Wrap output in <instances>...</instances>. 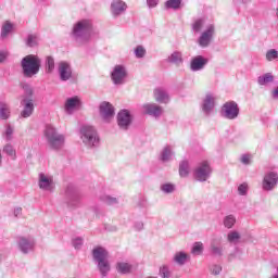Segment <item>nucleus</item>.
I'll return each mask as SVG.
<instances>
[{
	"instance_id": "obj_54",
	"label": "nucleus",
	"mask_w": 278,
	"mask_h": 278,
	"mask_svg": "<svg viewBox=\"0 0 278 278\" xmlns=\"http://www.w3.org/2000/svg\"><path fill=\"white\" fill-rule=\"evenodd\" d=\"M22 214H23V208L16 207V208L14 210V216H15L16 218H18V216H21Z\"/></svg>"
},
{
	"instance_id": "obj_25",
	"label": "nucleus",
	"mask_w": 278,
	"mask_h": 278,
	"mask_svg": "<svg viewBox=\"0 0 278 278\" xmlns=\"http://www.w3.org/2000/svg\"><path fill=\"white\" fill-rule=\"evenodd\" d=\"M2 138L5 139L7 142L12 141L14 139V126L5 124L4 131H2Z\"/></svg>"
},
{
	"instance_id": "obj_9",
	"label": "nucleus",
	"mask_w": 278,
	"mask_h": 278,
	"mask_svg": "<svg viewBox=\"0 0 278 278\" xmlns=\"http://www.w3.org/2000/svg\"><path fill=\"white\" fill-rule=\"evenodd\" d=\"M113 84L122 85L125 84V78L127 77V70L123 65H116L111 74Z\"/></svg>"
},
{
	"instance_id": "obj_23",
	"label": "nucleus",
	"mask_w": 278,
	"mask_h": 278,
	"mask_svg": "<svg viewBox=\"0 0 278 278\" xmlns=\"http://www.w3.org/2000/svg\"><path fill=\"white\" fill-rule=\"evenodd\" d=\"M154 99L157 103H168V92L163 88L154 89Z\"/></svg>"
},
{
	"instance_id": "obj_37",
	"label": "nucleus",
	"mask_w": 278,
	"mask_h": 278,
	"mask_svg": "<svg viewBox=\"0 0 278 278\" xmlns=\"http://www.w3.org/2000/svg\"><path fill=\"white\" fill-rule=\"evenodd\" d=\"M173 157V151L170 149V146H167L163 149L162 154H161V160L163 162H168Z\"/></svg>"
},
{
	"instance_id": "obj_17",
	"label": "nucleus",
	"mask_w": 278,
	"mask_h": 278,
	"mask_svg": "<svg viewBox=\"0 0 278 278\" xmlns=\"http://www.w3.org/2000/svg\"><path fill=\"white\" fill-rule=\"evenodd\" d=\"M17 245L22 253H27L34 249V239H27L24 237H20L17 240Z\"/></svg>"
},
{
	"instance_id": "obj_45",
	"label": "nucleus",
	"mask_w": 278,
	"mask_h": 278,
	"mask_svg": "<svg viewBox=\"0 0 278 278\" xmlns=\"http://www.w3.org/2000/svg\"><path fill=\"white\" fill-rule=\"evenodd\" d=\"M238 192L241 197L247 195V192H249V185L247 182L239 185Z\"/></svg>"
},
{
	"instance_id": "obj_31",
	"label": "nucleus",
	"mask_w": 278,
	"mask_h": 278,
	"mask_svg": "<svg viewBox=\"0 0 278 278\" xmlns=\"http://www.w3.org/2000/svg\"><path fill=\"white\" fill-rule=\"evenodd\" d=\"M2 151L9 157H11V160H16V149H14V146H12V143L4 144Z\"/></svg>"
},
{
	"instance_id": "obj_10",
	"label": "nucleus",
	"mask_w": 278,
	"mask_h": 278,
	"mask_svg": "<svg viewBox=\"0 0 278 278\" xmlns=\"http://www.w3.org/2000/svg\"><path fill=\"white\" fill-rule=\"evenodd\" d=\"M100 116L105 123H110L114 118V106L110 102H102L100 104Z\"/></svg>"
},
{
	"instance_id": "obj_30",
	"label": "nucleus",
	"mask_w": 278,
	"mask_h": 278,
	"mask_svg": "<svg viewBox=\"0 0 278 278\" xmlns=\"http://www.w3.org/2000/svg\"><path fill=\"white\" fill-rule=\"evenodd\" d=\"M67 199L68 207H77L80 203L79 194L77 193H67Z\"/></svg>"
},
{
	"instance_id": "obj_7",
	"label": "nucleus",
	"mask_w": 278,
	"mask_h": 278,
	"mask_svg": "<svg viewBox=\"0 0 278 278\" xmlns=\"http://www.w3.org/2000/svg\"><path fill=\"white\" fill-rule=\"evenodd\" d=\"M240 114V108H238V103L233 101L226 102L222 108V115L224 118H228V121L236 119Z\"/></svg>"
},
{
	"instance_id": "obj_46",
	"label": "nucleus",
	"mask_w": 278,
	"mask_h": 278,
	"mask_svg": "<svg viewBox=\"0 0 278 278\" xmlns=\"http://www.w3.org/2000/svg\"><path fill=\"white\" fill-rule=\"evenodd\" d=\"M146 54H147V50L144 49V47L138 46V47L135 49V55H136V58H144Z\"/></svg>"
},
{
	"instance_id": "obj_26",
	"label": "nucleus",
	"mask_w": 278,
	"mask_h": 278,
	"mask_svg": "<svg viewBox=\"0 0 278 278\" xmlns=\"http://www.w3.org/2000/svg\"><path fill=\"white\" fill-rule=\"evenodd\" d=\"M117 273H121L122 275H127L134 270V265L125 262L117 263L116 266Z\"/></svg>"
},
{
	"instance_id": "obj_13",
	"label": "nucleus",
	"mask_w": 278,
	"mask_h": 278,
	"mask_svg": "<svg viewBox=\"0 0 278 278\" xmlns=\"http://www.w3.org/2000/svg\"><path fill=\"white\" fill-rule=\"evenodd\" d=\"M59 75L61 81H68L71 77H73V70L71 68V64L67 62L59 63Z\"/></svg>"
},
{
	"instance_id": "obj_32",
	"label": "nucleus",
	"mask_w": 278,
	"mask_h": 278,
	"mask_svg": "<svg viewBox=\"0 0 278 278\" xmlns=\"http://www.w3.org/2000/svg\"><path fill=\"white\" fill-rule=\"evenodd\" d=\"M12 29H14V26L12 25V23L5 22L1 28V38L2 39L8 38V35L12 33Z\"/></svg>"
},
{
	"instance_id": "obj_33",
	"label": "nucleus",
	"mask_w": 278,
	"mask_h": 278,
	"mask_svg": "<svg viewBox=\"0 0 278 278\" xmlns=\"http://www.w3.org/2000/svg\"><path fill=\"white\" fill-rule=\"evenodd\" d=\"M22 90H24V94L22 96V99H34V89L29 86V84L23 83L22 85Z\"/></svg>"
},
{
	"instance_id": "obj_24",
	"label": "nucleus",
	"mask_w": 278,
	"mask_h": 278,
	"mask_svg": "<svg viewBox=\"0 0 278 278\" xmlns=\"http://www.w3.org/2000/svg\"><path fill=\"white\" fill-rule=\"evenodd\" d=\"M240 240H242V235L238 230H231L227 233V242L229 244H240Z\"/></svg>"
},
{
	"instance_id": "obj_48",
	"label": "nucleus",
	"mask_w": 278,
	"mask_h": 278,
	"mask_svg": "<svg viewBox=\"0 0 278 278\" xmlns=\"http://www.w3.org/2000/svg\"><path fill=\"white\" fill-rule=\"evenodd\" d=\"M161 190L163 192H166L167 194H169L170 192L175 191V186L170 185V184H165L161 187Z\"/></svg>"
},
{
	"instance_id": "obj_39",
	"label": "nucleus",
	"mask_w": 278,
	"mask_h": 278,
	"mask_svg": "<svg viewBox=\"0 0 278 278\" xmlns=\"http://www.w3.org/2000/svg\"><path fill=\"white\" fill-rule=\"evenodd\" d=\"M46 66L48 73H53V70L55 68V60L52 56H47Z\"/></svg>"
},
{
	"instance_id": "obj_20",
	"label": "nucleus",
	"mask_w": 278,
	"mask_h": 278,
	"mask_svg": "<svg viewBox=\"0 0 278 278\" xmlns=\"http://www.w3.org/2000/svg\"><path fill=\"white\" fill-rule=\"evenodd\" d=\"M214 101H216V99L214 98V96L212 93H207L203 100V104H202V110L205 114H210V112H212V110H214Z\"/></svg>"
},
{
	"instance_id": "obj_16",
	"label": "nucleus",
	"mask_w": 278,
	"mask_h": 278,
	"mask_svg": "<svg viewBox=\"0 0 278 278\" xmlns=\"http://www.w3.org/2000/svg\"><path fill=\"white\" fill-rule=\"evenodd\" d=\"M81 105V101L78 97L68 98L65 102V112L66 114H73L77 108Z\"/></svg>"
},
{
	"instance_id": "obj_41",
	"label": "nucleus",
	"mask_w": 278,
	"mask_h": 278,
	"mask_svg": "<svg viewBox=\"0 0 278 278\" xmlns=\"http://www.w3.org/2000/svg\"><path fill=\"white\" fill-rule=\"evenodd\" d=\"M26 45H27V47H37L38 46V36L28 35Z\"/></svg>"
},
{
	"instance_id": "obj_27",
	"label": "nucleus",
	"mask_w": 278,
	"mask_h": 278,
	"mask_svg": "<svg viewBox=\"0 0 278 278\" xmlns=\"http://www.w3.org/2000/svg\"><path fill=\"white\" fill-rule=\"evenodd\" d=\"M10 114V105L5 102H0V121H8Z\"/></svg>"
},
{
	"instance_id": "obj_35",
	"label": "nucleus",
	"mask_w": 278,
	"mask_h": 278,
	"mask_svg": "<svg viewBox=\"0 0 278 278\" xmlns=\"http://www.w3.org/2000/svg\"><path fill=\"white\" fill-rule=\"evenodd\" d=\"M274 79H275V77L273 76V74L267 73L263 76H260L257 81H258L260 86H266V84L273 83Z\"/></svg>"
},
{
	"instance_id": "obj_14",
	"label": "nucleus",
	"mask_w": 278,
	"mask_h": 278,
	"mask_svg": "<svg viewBox=\"0 0 278 278\" xmlns=\"http://www.w3.org/2000/svg\"><path fill=\"white\" fill-rule=\"evenodd\" d=\"M277 182H278L277 173L270 172V173L266 174L263 179V188L265 190H273V188H275V186H277Z\"/></svg>"
},
{
	"instance_id": "obj_58",
	"label": "nucleus",
	"mask_w": 278,
	"mask_h": 278,
	"mask_svg": "<svg viewBox=\"0 0 278 278\" xmlns=\"http://www.w3.org/2000/svg\"><path fill=\"white\" fill-rule=\"evenodd\" d=\"M139 229H142V224H140Z\"/></svg>"
},
{
	"instance_id": "obj_19",
	"label": "nucleus",
	"mask_w": 278,
	"mask_h": 278,
	"mask_svg": "<svg viewBox=\"0 0 278 278\" xmlns=\"http://www.w3.org/2000/svg\"><path fill=\"white\" fill-rule=\"evenodd\" d=\"M127 10V4L121 0H114L111 4V12L113 16H118Z\"/></svg>"
},
{
	"instance_id": "obj_50",
	"label": "nucleus",
	"mask_w": 278,
	"mask_h": 278,
	"mask_svg": "<svg viewBox=\"0 0 278 278\" xmlns=\"http://www.w3.org/2000/svg\"><path fill=\"white\" fill-rule=\"evenodd\" d=\"M81 244H84V239L76 238V239L73 240V247L75 249H81Z\"/></svg>"
},
{
	"instance_id": "obj_56",
	"label": "nucleus",
	"mask_w": 278,
	"mask_h": 278,
	"mask_svg": "<svg viewBox=\"0 0 278 278\" xmlns=\"http://www.w3.org/2000/svg\"><path fill=\"white\" fill-rule=\"evenodd\" d=\"M3 164V155L1 154V151H0V165Z\"/></svg>"
},
{
	"instance_id": "obj_47",
	"label": "nucleus",
	"mask_w": 278,
	"mask_h": 278,
	"mask_svg": "<svg viewBox=\"0 0 278 278\" xmlns=\"http://www.w3.org/2000/svg\"><path fill=\"white\" fill-rule=\"evenodd\" d=\"M102 201L108 205H116V203H118V200H116V198H112L110 195H104L102 198Z\"/></svg>"
},
{
	"instance_id": "obj_51",
	"label": "nucleus",
	"mask_w": 278,
	"mask_h": 278,
	"mask_svg": "<svg viewBox=\"0 0 278 278\" xmlns=\"http://www.w3.org/2000/svg\"><path fill=\"white\" fill-rule=\"evenodd\" d=\"M241 162L242 164H251V154H243L241 156Z\"/></svg>"
},
{
	"instance_id": "obj_36",
	"label": "nucleus",
	"mask_w": 278,
	"mask_h": 278,
	"mask_svg": "<svg viewBox=\"0 0 278 278\" xmlns=\"http://www.w3.org/2000/svg\"><path fill=\"white\" fill-rule=\"evenodd\" d=\"M181 0H167L165 2L166 10H179Z\"/></svg>"
},
{
	"instance_id": "obj_15",
	"label": "nucleus",
	"mask_w": 278,
	"mask_h": 278,
	"mask_svg": "<svg viewBox=\"0 0 278 278\" xmlns=\"http://www.w3.org/2000/svg\"><path fill=\"white\" fill-rule=\"evenodd\" d=\"M213 36H214V25H210L199 38L200 47H208Z\"/></svg>"
},
{
	"instance_id": "obj_29",
	"label": "nucleus",
	"mask_w": 278,
	"mask_h": 278,
	"mask_svg": "<svg viewBox=\"0 0 278 278\" xmlns=\"http://www.w3.org/2000/svg\"><path fill=\"white\" fill-rule=\"evenodd\" d=\"M168 62H170V64H175L176 66H179L180 64L184 63V58L181 55V52H174L168 56Z\"/></svg>"
},
{
	"instance_id": "obj_34",
	"label": "nucleus",
	"mask_w": 278,
	"mask_h": 278,
	"mask_svg": "<svg viewBox=\"0 0 278 278\" xmlns=\"http://www.w3.org/2000/svg\"><path fill=\"white\" fill-rule=\"evenodd\" d=\"M179 175L180 177H188L190 175V165L188 161H182L179 165Z\"/></svg>"
},
{
	"instance_id": "obj_1",
	"label": "nucleus",
	"mask_w": 278,
	"mask_h": 278,
	"mask_svg": "<svg viewBox=\"0 0 278 278\" xmlns=\"http://www.w3.org/2000/svg\"><path fill=\"white\" fill-rule=\"evenodd\" d=\"M43 136L50 147L54 151H60V149L64 148V142H66V138L64 135L59 134V131L52 125H47L43 131Z\"/></svg>"
},
{
	"instance_id": "obj_2",
	"label": "nucleus",
	"mask_w": 278,
	"mask_h": 278,
	"mask_svg": "<svg viewBox=\"0 0 278 278\" xmlns=\"http://www.w3.org/2000/svg\"><path fill=\"white\" fill-rule=\"evenodd\" d=\"M40 58L38 55L28 54L22 59V71L24 77H34V75H38L40 73Z\"/></svg>"
},
{
	"instance_id": "obj_43",
	"label": "nucleus",
	"mask_w": 278,
	"mask_h": 278,
	"mask_svg": "<svg viewBox=\"0 0 278 278\" xmlns=\"http://www.w3.org/2000/svg\"><path fill=\"white\" fill-rule=\"evenodd\" d=\"M278 58V51L275 49L268 50L266 53V60H268V62H273V60H277Z\"/></svg>"
},
{
	"instance_id": "obj_18",
	"label": "nucleus",
	"mask_w": 278,
	"mask_h": 278,
	"mask_svg": "<svg viewBox=\"0 0 278 278\" xmlns=\"http://www.w3.org/2000/svg\"><path fill=\"white\" fill-rule=\"evenodd\" d=\"M211 253L217 257H223L224 249L219 238H214L211 241Z\"/></svg>"
},
{
	"instance_id": "obj_52",
	"label": "nucleus",
	"mask_w": 278,
	"mask_h": 278,
	"mask_svg": "<svg viewBox=\"0 0 278 278\" xmlns=\"http://www.w3.org/2000/svg\"><path fill=\"white\" fill-rule=\"evenodd\" d=\"M9 55H10V52L5 50L0 51V62H4L5 60H8Z\"/></svg>"
},
{
	"instance_id": "obj_42",
	"label": "nucleus",
	"mask_w": 278,
	"mask_h": 278,
	"mask_svg": "<svg viewBox=\"0 0 278 278\" xmlns=\"http://www.w3.org/2000/svg\"><path fill=\"white\" fill-rule=\"evenodd\" d=\"M203 25H205V20H203V18L197 20L192 24L193 31H201V29H203Z\"/></svg>"
},
{
	"instance_id": "obj_28",
	"label": "nucleus",
	"mask_w": 278,
	"mask_h": 278,
	"mask_svg": "<svg viewBox=\"0 0 278 278\" xmlns=\"http://www.w3.org/2000/svg\"><path fill=\"white\" fill-rule=\"evenodd\" d=\"M189 260L190 256L185 252H177L174 255V262H176V264H178L179 266H184V264H186Z\"/></svg>"
},
{
	"instance_id": "obj_55",
	"label": "nucleus",
	"mask_w": 278,
	"mask_h": 278,
	"mask_svg": "<svg viewBox=\"0 0 278 278\" xmlns=\"http://www.w3.org/2000/svg\"><path fill=\"white\" fill-rule=\"evenodd\" d=\"M271 97H273L274 99H278V87L273 90Z\"/></svg>"
},
{
	"instance_id": "obj_11",
	"label": "nucleus",
	"mask_w": 278,
	"mask_h": 278,
	"mask_svg": "<svg viewBox=\"0 0 278 278\" xmlns=\"http://www.w3.org/2000/svg\"><path fill=\"white\" fill-rule=\"evenodd\" d=\"M21 105L23 106L21 112L22 118H29L34 114V99L25 97L21 100Z\"/></svg>"
},
{
	"instance_id": "obj_6",
	"label": "nucleus",
	"mask_w": 278,
	"mask_h": 278,
	"mask_svg": "<svg viewBox=\"0 0 278 278\" xmlns=\"http://www.w3.org/2000/svg\"><path fill=\"white\" fill-rule=\"evenodd\" d=\"M212 175V167L207 161H203L198 165V168L194 169L193 177L197 181H207Z\"/></svg>"
},
{
	"instance_id": "obj_49",
	"label": "nucleus",
	"mask_w": 278,
	"mask_h": 278,
	"mask_svg": "<svg viewBox=\"0 0 278 278\" xmlns=\"http://www.w3.org/2000/svg\"><path fill=\"white\" fill-rule=\"evenodd\" d=\"M222 271H223V267L220 265H213L211 267L212 275H220Z\"/></svg>"
},
{
	"instance_id": "obj_5",
	"label": "nucleus",
	"mask_w": 278,
	"mask_h": 278,
	"mask_svg": "<svg viewBox=\"0 0 278 278\" xmlns=\"http://www.w3.org/2000/svg\"><path fill=\"white\" fill-rule=\"evenodd\" d=\"M90 31H92V23L89 20H83L74 26L73 36L88 40V38H90Z\"/></svg>"
},
{
	"instance_id": "obj_53",
	"label": "nucleus",
	"mask_w": 278,
	"mask_h": 278,
	"mask_svg": "<svg viewBox=\"0 0 278 278\" xmlns=\"http://www.w3.org/2000/svg\"><path fill=\"white\" fill-rule=\"evenodd\" d=\"M147 3L149 8H156L160 0H147Z\"/></svg>"
},
{
	"instance_id": "obj_22",
	"label": "nucleus",
	"mask_w": 278,
	"mask_h": 278,
	"mask_svg": "<svg viewBox=\"0 0 278 278\" xmlns=\"http://www.w3.org/2000/svg\"><path fill=\"white\" fill-rule=\"evenodd\" d=\"M207 64V59L198 55L191 61V71H201Z\"/></svg>"
},
{
	"instance_id": "obj_57",
	"label": "nucleus",
	"mask_w": 278,
	"mask_h": 278,
	"mask_svg": "<svg viewBox=\"0 0 278 278\" xmlns=\"http://www.w3.org/2000/svg\"><path fill=\"white\" fill-rule=\"evenodd\" d=\"M228 260H233V254H230V255L228 256Z\"/></svg>"
},
{
	"instance_id": "obj_8",
	"label": "nucleus",
	"mask_w": 278,
	"mask_h": 278,
	"mask_svg": "<svg viewBox=\"0 0 278 278\" xmlns=\"http://www.w3.org/2000/svg\"><path fill=\"white\" fill-rule=\"evenodd\" d=\"M38 186L40 190H45L46 192H53V190H55V182L53 181V176L40 173Z\"/></svg>"
},
{
	"instance_id": "obj_21",
	"label": "nucleus",
	"mask_w": 278,
	"mask_h": 278,
	"mask_svg": "<svg viewBox=\"0 0 278 278\" xmlns=\"http://www.w3.org/2000/svg\"><path fill=\"white\" fill-rule=\"evenodd\" d=\"M143 110L146 112V114H149L150 116H155L157 118V116H162V106L157 105V104H144L143 105Z\"/></svg>"
},
{
	"instance_id": "obj_38",
	"label": "nucleus",
	"mask_w": 278,
	"mask_h": 278,
	"mask_svg": "<svg viewBox=\"0 0 278 278\" xmlns=\"http://www.w3.org/2000/svg\"><path fill=\"white\" fill-rule=\"evenodd\" d=\"M236 225V216L228 215L224 218V226L226 229H231Z\"/></svg>"
},
{
	"instance_id": "obj_44",
	"label": "nucleus",
	"mask_w": 278,
	"mask_h": 278,
	"mask_svg": "<svg viewBox=\"0 0 278 278\" xmlns=\"http://www.w3.org/2000/svg\"><path fill=\"white\" fill-rule=\"evenodd\" d=\"M160 276L162 278H169L170 277V269H168V266L163 265L160 267Z\"/></svg>"
},
{
	"instance_id": "obj_3",
	"label": "nucleus",
	"mask_w": 278,
	"mask_h": 278,
	"mask_svg": "<svg viewBox=\"0 0 278 278\" xmlns=\"http://www.w3.org/2000/svg\"><path fill=\"white\" fill-rule=\"evenodd\" d=\"M93 260L98 264V269L102 277H108L110 273V262L108 261L109 254L108 250L104 248H96L92 251Z\"/></svg>"
},
{
	"instance_id": "obj_40",
	"label": "nucleus",
	"mask_w": 278,
	"mask_h": 278,
	"mask_svg": "<svg viewBox=\"0 0 278 278\" xmlns=\"http://www.w3.org/2000/svg\"><path fill=\"white\" fill-rule=\"evenodd\" d=\"M191 253H193V255H201L203 253V243L202 242H195L193 244Z\"/></svg>"
},
{
	"instance_id": "obj_12",
	"label": "nucleus",
	"mask_w": 278,
	"mask_h": 278,
	"mask_svg": "<svg viewBox=\"0 0 278 278\" xmlns=\"http://www.w3.org/2000/svg\"><path fill=\"white\" fill-rule=\"evenodd\" d=\"M117 125L121 129H127L131 125V114L127 110H122L117 114Z\"/></svg>"
},
{
	"instance_id": "obj_4",
	"label": "nucleus",
	"mask_w": 278,
	"mask_h": 278,
	"mask_svg": "<svg viewBox=\"0 0 278 278\" xmlns=\"http://www.w3.org/2000/svg\"><path fill=\"white\" fill-rule=\"evenodd\" d=\"M80 138L87 147H97L99 144V135L92 126H83L80 128Z\"/></svg>"
}]
</instances>
